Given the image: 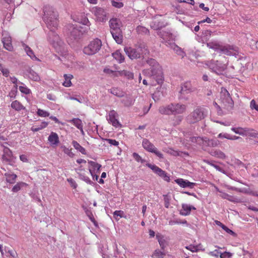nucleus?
I'll return each mask as SVG.
<instances>
[{"mask_svg":"<svg viewBox=\"0 0 258 258\" xmlns=\"http://www.w3.org/2000/svg\"><path fill=\"white\" fill-rule=\"evenodd\" d=\"M43 21L47 28L50 29V32L48 34L49 41L54 45V47H55V43L59 45H60L61 41L59 36L54 32L58 26V15L57 12L52 7L46 5L43 7Z\"/></svg>","mask_w":258,"mask_h":258,"instance_id":"1","label":"nucleus"},{"mask_svg":"<svg viewBox=\"0 0 258 258\" xmlns=\"http://www.w3.org/2000/svg\"><path fill=\"white\" fill-rule=\"evenodd\" d=\"M146 62L150 68L144 69L142 72L143 74L155 80L159 85L163 83L164 77L162 69L158 62L153 58H149Z\"/></svg>","mask_w":258,"mask_h":258,"instance_id":"2","label":"nucleus"},{"mask_svg":"<svg viewBox=\"0 0 258 258\" xmlns=\"http://www.w3.org/2000/svg\"><path fill=\"white\" fill-rule=\"evenodd\" d=\"M110 33L112 37L118 44H121L123 41L122 32L121 29L122 23L119 19L111 18L109 21Z\"/></svg>","mask_w":258,"mask_h":258,"instance_id":"3","label":"nucleus"},{"mask_svg":"<svg viewBox=\"0 0 258 258\" xmlns=\"http://www.w3.org/2000/svg\"><path fill=\"white\" fill-rule=\"evenodd\" d=\"M206 115V109L201 107H198L187 116V120L189 123H195L204 119Z\"/></svg>","mask_w":258,"mask_h":258,"instance_id":"4","label":"nucleus"},{"mask_svg":"<svg viewBox=\"0 0 258 258\" xmlns=\"http://www.w3.org/2000/svg\"><path fill=\"white\" fill-rule=\"evenodd\" d=\"M102 46V42L99 39L96 38L91 41L89 44L83 49L85 54L92 55L97 53Z\"/></svg>","mask_w":258,"mask_h":258,"instance_id":"5","label":"nucleus"},{"mask_svg":"<svg viewBox=\"0 0 258 258\" xmlns=\"http://www.w3.org/2000/svg\"><path fill=\"white\" fill-rule=\"evenodd\" d=\"M211 71L218 75H222L227 69V64L221 61L211 60L206 63Z\"/></svg>","mask_w":258,"mask_h":258,"instance_id":"6","label":"nucleus"},{"mask_svg":"<svg viewBox=\"0 0 258 258\" xmlns=\"http://www.w3.org/2000/svg\"><path fill=\"white\" fill-rule=\"evenodd\" d=\"M220 100L228 110L231 109L233 106V101L228 91L225 88H221Z\"/></svg>","mask_w":258,"mask_h":258,"instance_id":"7","label":"nucleus"},{"mask_svg":"<svg viewBox=\"0 0 258 258\" xmlns=\"http://www.w3.org/2000/svg\"><path fill=\"white\" fill-rule=\"evenodd\" d=\"M92 13L95 17L97 21L104 22L107 20V12L102 8L94 7L91 10Z\"/></svg>","mask_w":258,"mask_h":258,"instance_id":"8","label":"nucleus"},{"mask_svg":"<svg viewBox=\"0 0 258 258\" xmlns=\"http://www.w3.org/2000/svg\"><path fill=\"white\" fill-rule=\"evenodd\" d=\"M142 146L147 151L155 154L160 159L163 158V155L158 150L157 148L148 139H144L142 141Z\"/></svg>","mask_w":258,"mask_h":258,"instance_id":"9","label":"nucleus"},{"mask_svg":"<svg viewBox=\"0 0 258 258\" xmlns=\"http://www.w3.org/2000/svg\"><path fill=\"white\" fill-rule=\"evenodd\" d=\"M69 33L70 35L73 36L75 39H76L81 36L85 31L83 30V28L80 26L77 25L69 24L67 26Z\"/></svg>","mask_w":258,"mask_h":258,"instance_id":"10","label":"nucleus"},{"mask_svg":"<svg viewBox=\"0 0 258 258\" xmlns=\"http://www.w3.org/2000/svg\"><path fill=\"white\" fill-rule=\"evenodd\" d=\"M146 165L152 170L154 173L162 177L165 181H170V176L165 171L154 164L147 163Z\"/></svg>","mask_w":258,"mask_h":258,"instance_id":"11","label":"nucleus"},{"mask_svg":"<svg viewBox=\"0 0 258 258\" xmlns=\"http://www.w3.org/2000/svg\"><path fill=\"white\" fill-rule=\"evenodd\" d=\"M118 115L114 110H110L106 116L107 120L113 126L117 127L121 126V124L118 120Z\"/></svg>","mask_w":258,"mask_h":258,"instance_id":"12","label":"nucleus"},{"mask_svg":"<svg viewBox=\"0 0 258 258\" xmlns=\"http://www.w3.org/2000/svg\"><path fill=\"white\" fill-rule=\"evenodd\" d=\"M2 37L4 47L10 51H12L13 47L12 44V39L10 34L7 32L4 31L3 32Z\"/></svg>","mask_w":258,"mask_h":258,"instance_id":"13","label":"nucleus"},{"mask_svg":"<svg viewBox=\"0 0 258 258\" xmlns=\"http://www.w3.org/2000/svg\"><path fill=\"white\" fill-rule=\"evenodd\" d=\"M3 155L2 156L3 161L11 164L13 161L14 157L12 151L8 147L3 146Z\"/></svg>","mask_w":258,"mask_h":258,"instance_id":"14","label":"nucleus"},{"mask_svg":"<svg viewBox=\"0 0 258 258\" xmlns=\"http://www.w3.org/2000/svg\"><path fill=\"white\" fill-rule=\"evenodd\" d=\"M220 50L228 55H236L238 53V48L233 45L221 47Z\"/></svg>","mask_w":258,"mask_h":258,"instance_id":"15","label":"nucleus"},{"mask_svg":"<svg viewBox=\"0 0 258 258\" xmlns=\"http://www.w3.org/2000/svg\"><path fill=\"white\" fill-rule=\"evenodd\" d=\"M165 45L168 47L173 49L177 55L180 56L182 58H183L185 56L186 54L185 52H184L183 50L175 43L170 41H166Z\"/></svg>","mask_w":258,"mask_h":258,"instance_id":"16","label":"nucleus"},{"mask_svg":"<svg viewBox=\"0 0 258 258\" xmlns=\"http://www.w3.org/2000/svg\"><path fill=\"white\" fill-rule=\"evenodd\" d=\"M140 49H137V48H134L132 47H125L124 51L126 54L128 55V56L131 58L137 59L140 58V55L139 53H138Z\"/></svg>","mask_w":258,"mask_h":258,"instance_id":"17","label":"nucleus"},{"mask_svg":"<svg viewBox=\"0 0 258 258\" xmlns=\"http://www.w3.org/2000/svg\"><path fill=\"white\" fill-rule=\"evenodd\" d=\"M175 182L183 188L189 187L193 188L196 185V183L190 182L188 180L183 178H177L175 180Z\"/></svg>","mask_w":258,"mask_h":258,"instance_id":"18","label":"nucleus"},{"mask_svg":"<svg viewBox=\"0 0 258 258\" xmlns=\"http://www.w3.org/2000/svg\"><path fill=\"white\" fill-rule=\"evenodd\" d=\"M173 115L182 114L184 113L187 109L186 105L181 103H173Z\"/></svg>","mask_w":258,"mask_h":258,"instance_id":"19","label":"nucleus"},{"mask_svg":"<svg viewBox=\"0 0 258 258\" xmlns=\"http://www.w3.org/2000/svg\"><path fill=\"white\" fill-rule=\"evenodd\" d=\"M196 88L192 87L190 82H186L181 86L180 93L185 95L195 91Z\"/></svg>","mask_w":258,"mask_h":258,"instance_id":"20","label":"nucleus"},{"mask_svg":"<svg viewBox=\"0 0 258 258\" xmlns=\"http://www.w3.org/2000/svg\"><path fill=\"white\" fill-rule=\"evenodd\" d=\"M173 107V103H170L167 105L165 106H161L159 107L158 109L159 112L162 114L164 115H173V110L172 109Z\"/></svg>","mask_w":258,"mask_h":258,"instance_id":"21","label":"nucleus"},{"mask_svg":"<svg viewBox=\"0 0 258 258\" xmlns=\"http://www.w3.org/2000/svg\"><path fill=\"white\" fill-rule=\"evenodd\" d=\"M48 141L51 146H56L59 142L58 135L54 132H51L48 137Z\"/></svg>","mask_w":258,"mask_h":258,"instance_id":"22","label":"nucleus"},{"mask_svg":"<svg viewBox=\"0 0 258 258\" xmlns=\"http://www.w3.org/2000/svg\"><path fill=\"white\" fill-rule=\"evenodd\" d=\"M182 209L180 212V215L182 216L189 215L190 214L191 210H196V208L193 206H191L186 204H182Z\"/></svg>","mask_w":258,"mask_h":258,"instance_id":"23","label":"nucleus"},{"mask_svg":"<svg viewBox=\"0 0 258 258\" xmlns=\"http://www.w3.org/2000/svg\"><path fill=\"white\" fill-rule=\"evenodd\" d=\"M135 101V99L133 97L128 95L124 96L121 101V103L125 107H130L133 105Z\"/></svg>","mask_w":258,"mask_h":258,"instance_id":"24","label":"nucleus"},{"mask_svg":"<svg viewBox=\"0 0 258 258\" xmlns=\"http://www.w3.org/2000/svg\"><path fill=\"white\" fill-rule=\"evenodd\" d=\"M22 46L26 54L33 60L39 61V59L35 56L32 49L25 43L22 44Z\"/></svg>","mask_w":258,"mask_h":258,"instance_id":"25","label":"nucleus"},{"mask_svg":"<svg viewBox=\"0 0 258 258\" xmlns=\"http://www.w3.org/2000/svg\"><path fill=\"white\" fill-rule=\"evenodd\" d=\"M231 130L236 134H238L241 136H245L249 134L250 130L248 128H242L241 127H232Z\"/></svg>","mask_w":258,"mask_h":258,"instance_id":"26","label":"nucleus"},{"mask_svg":"<svg viewBox=\"0 0 258 258\" xmlns=\"http://www.w3.org/2000/svg\"><path fill=\"white\" fill-rule=\"evenodd\" d=\"M137 49H140L138 53H139L140 55V58H144L149 54V50L147 47L144 44H141L137 47Z\"/></svg>","mask_w":258,"mask_h":258,"instance_id":"27","label":"nucleus"},{"mask_svg":"<svg viewBox=\"0 0 258 258\" xmlns=\"http://www.w3.org/2000/svg\"><path fill=\"white\" fill-rule=\"evenodd\" d=\"M11 107L17 111L26 109L24 107L19 101L15 100L13 101L11 105Z\"/></svg>","mask_w":258,"mask_h":258,"instance_id":"28","label":"nucleus"},{"mask_svg":"<svg viewBox=\"0 0 258 258\" xmlns=\"http://www.w3.org/2000/svg\"><path fill=\"white\" fill-rule=\"evenodd\" d=\"M210 154L215 157L221 159H224L226 158V155L225 154L222 152L221 151L219 150H212L210 152Z\"/></svg>","mask_w":258,"mask_h":258,"instance_id":"29","label":"nucleus"},{"mask_svg":"<svg viewBox=\"0 0 258 258\" xmlns=\"http://www.w3.org/2000/svg\"><path fill=\"white\" fill-rule=\"evenodd\" d=\"M220 196L224 199H226L230 202H234V203H238L240 201L239 199H238L237 198L230 196L225 192H222L221 194H220Z\"/></svg>","mask_w":258,"mask_h":258,"instance_id":"30","label":"nucleus"},{"mask_svg":"<svg viewBox=\"0 0 258 258\" xmlns=\"http://www.w3.org/2000/svg\"><path fill=\"white\" fill-rule=\"evenodd\" d=\"M64 81L62 83L63 86L66 87H69L72 86L71 80L73 78V76L71 74H64L63 75Z\"/></svg>","mask_w":258,"mask_h":258,"instance_id":"31","label":"nucleus"},{"mask_svg":"<svg viewBox=\"0 0 258 258\" xmlns=\"http://www.w3.org/2000/svg\"><path fill=\"white\" fill-rule=\"evenodd\" d=\"M88 164L90 165L89 169H92L93 172H95V171L99 172L100 169L101 167V165L100 164L93 161H89Z\"/></svg>","mask_w":258,"mask_h":258,"instance_id":"32","label":"nucleus"},{"mask_svg":"<svg viewBox=\"0 0 258 258\" xmlns=\"http://www.w3.org/2000/svg\"><path fill=\"white\" fill-rule=\"evenodd\" d=\"M113 57L116 59L119 63H122L124 61V56L121 53L119 50H116L112 54Z\"/></svg>","mask_w":258,"mask_h":258,"instance_id":"33","label":"nucleus"},{"mask_svg":"<svg viewBox=\"0 0 258 258\" xmlns=\"http://www.w3.org/2000/svg\"><path fill=\"white\" fill-rule=\"evenodd\" d=\"M5 176L6 177V181L11 184H13L15 182L17 177L16 174L12 173H6L5 174Z\"/></svg>","mask_w":258,"mask_h":258,"instance_id":"34","label":"nucleus"},{"mask_svg":"<svg viewBox=\"0 0 258 258\" xmlns=\"http://www.w3.org/2000/svg\"><path fill=\"white\" fill-rule=\"evenodd\" d=\"M119 76H124L127 79H134V74L130 71H127L126 70H122L118 72L117 73Z\"/></svg>","mask_w":258,"mask_h":258,"instance_id":"35","label":"nucleus"},{"mask_svg":"<svg viewBox=\"0 0 258 258\" xmlns=\"http://www.w3.org/2000/svg\"><path fill=\"white\" fill-rule=\"evenodd\" d=\"M48 123L47 122L42 121L40 125L37 126H33L31 130L33 132H36L45 128L48 125Z\"/></svg>","mask_w":258,"mask_h":258,"instance_id":"36","label":"nucleus"},{"mask_svg":"<svg viewBox=\"0 0 258 258\" xmlns=\"http://www.w3.org/2000/svg\"><path fill=\"white\" fill-rule=\"evenodd\" d=\"M72 145L75 149L80 152L82 154L85 155L86 154L85 149L81 146L77 141H73Z\"/></svg>","mask_w":258,"mask_h":258,"instance_id":"37","label":"nucleus"},{"mask_svg":"<svg viewBox=\"0 0 258 258\" xmlns=\"http://www.w3.org/2000/svg\"><path fill=\"white\" fill-rule=\"evenodd\" d=\"M69 122L73 123L77 128H80L83 126L82 120L79 118H74L68 121Z\"/></svg>","mask_w":258,"mask_h":258,"instance_id":"38","label":"nucleus"},{"mask_svg":"<svg viewBox=\"0 0 258 258\" xmlns=\"http://www.w3.org/2000/svg\"><path fill=\"white\" fill-rule=\"evenodd\" d=\"M204 162L211 165V166H213V167H214L217 170L223 173H225V171L221 167H220L219 166L215 164L214 163H215V161H209L208 160H204Z\"/></svg>","mask_w":258,"mask_h":258,"instance_id":"39","label":"nucleus"},{"mask_svg":"<svg viewBox=\"0 0 258 258\" xmlns=\"http://www.w3.org/2000/svg\"><path fill=\"white\" fill-rule=\"evenodd\" d=\"M158 35L165 41V44L166 43V41H167V40L171 37V34L164 31H160L158 33Z\"/></svg>","mask_w":258,"mask_h":258,"instance_id":"40","label":"nucleus"},{"mask_svg":"<svg viewBox=\"0 0 258 258\" xmlns=\"http://www.w3.org/2000/svg\"><path fill=\"white\" fill-rule=\"evenodd\" d=\"M207 45L209 48L214 50L220 49L221 47L219 44L216 41H212L207 43Z\"/></svg>","mask_w":258,"mask_h":258,"instance_id":"41","label":"nucleus"},{"mask_svg":"<svg viewBox=\"0 0 258 258\" xmlns=\"http://www.w3.org/2000/svg\"><path fill=\"white\" fill-rule=\"evenodd\" d=\"M19 83L22 85L19 87V89L21 93L26 95L29 94L31 93V90L26 85L21 82H19Z\"/></svg>","mask_w":258,"mask_h":258,"instance_id":"42","label":"nucleus"},{"mask_svg":"<svg viewBox=\"0 0 258 258\" xmlns=\"http://www.w3.org/2000/svg\"><path fill=\"white\" fill-rule=\"evenodd\" d=\"M110 93L119 97L123 96V92L117 88H112L110 89Z\"/></svg>","mask_w":258,"mask_h":258,"instance_id":"43","label":"nucleus"},{"mask_svg":"<svg viewBox=\"0 0 258 258\" xmlns=\"http://www.w3.org/2000/svg\"><path fill=\"white\" fill-rule=\"evenodd\" d=\"M60 148L62 149L64 153L70 157L73 158L75 154L72 152L71 149H69L64 145H61Z\"/></svg>","mask_w":258,"mask_h":258,"instance_id":"44","label":"nucleus"},{"mask_svg":"<svg viewBox=\"0 0 258 258\" xmlns=\"http://www.w3.org/2000/svg\"><path fill=\"white\" fill-rule=\"evenodd\" d=\"M165 255V252L159 249H156L152 255L153 258H164Z\"/></svg>","mask_w":258,"mask_h":258,"instance_id":"45","label":"nucleus"},{"mask_svg":"<svg viewBox=\"0 0 258 258\" xmlns=\"http://www.w3.org/2000/svg\"><path fill=\"white\" fill-rule=\"evenodd\" d=\"M26 185V184L23 182H18L15 185L13 186L12 190L14 192H17L21 189L22 187Z\"/></svg>","mask_w":258,"mask_h":258,"instance_id":"46","label":"nucleus"},{"mask_svg":"<svg viewBox=\"0 0 258 258\" xmlns=\"http://www.w3.org/2000/svg\"><path fill=\"white\" fill-rule=\"evenodd\" d=\"M18 85L15 86L10 91L8 96L11 99H14L16 98L17 93Z\"/></svg>","mask_w":258,"mask_h":258,"instance_id":"47","label":"nucleus"},{"mask_svg":"<svg viewBox=\"0 0 258 258\" xmlns=\"http://www.w3.org/2000/svg\"><path fill=\"white\" fill-rule=\"evenodd\" d=\"M37 114L41 117H46L49 116V113L44 110L38 108L37 110Z\"/></svg>","mask_w":258,"mask_h":258,"instance_id":"48","label":"nucleus"},{"mask_svg":"<svg viewBox=\"0 0 258 258\" xmlns=\"http://www.w3.org/2000/svg\"><path fill=\"white\" fill-rule=\"evenodd\" d=\"M111 5L113 7L118 9L122 8L124 5L123 3L116 0H112Z\"/></svg>","mask_w":258,"mask_h":258,"instance_id":"49","label":"nucleus"},{"mask_svg":"<svg viewBox=\"0 0 258 258\" xmlns=\"http://www.w3.org/2000/svg\"><path fill=\"white\" fill-rule=\"evenodd\" d=\"M209 147H215L218 146L220 144V142L218 140L211 139L208 141Z\"/></svg>","mask_w":258,"mask_h":258,"instance_id":"50","label":"nucleus"},{"mask_svg":"<svg viewBox=\"0 0 258 258\" xmlns=\"http://www.w3.org/2000/svg\"><path fill=\"white\" fill-rule=\"evenodd\" d=\"M134 159L138 162L143 163L145 162V160L142 158V157L137 153L133 154Z\"/></svg>","mask_w":258,"mask_h":258,"instance_id":"51","label":"nucleus"},{"mask_svg":"<svg viewBox=\"0 0 258 258\" xmlns=\"http://www.w3.org/2000/svg\"><path fill=\"white\" fill-rule=\"evenodd\" d=\"M79 176L80 179L85 181L86 183L90 184H91L92 183V181L89 177H88L83 174H79Z\"/></svg>","mask_w":258,"mask_h":258,"instance_id":"52","label":"nucleus"},{"mask_svg":"<svg viewBox=\"0 0 258 258\" xmlns=\"http://www.w3.org/2000/svg\"><path fill=\"white\" fill-rule=\"evenodd\" d=\"M189 141L192 143H197L200 145V141H202V137H191L189 138Z\"/></svg>","mask_w":258,"mask_h":258,"instance_id":"53","label":"nucleus"},{"mask_svg":"<svg viewBox=\"0 0 258 258\" xmlns=\"http://www.w3.org/2000/svg\"><path fill=\"white\" fill-rule=\"evenodd\" d=\"M164 206L166 208H168L170 205V197L167 195H163Z\"/></svg>","mask_w":258,"mask_h":258,"instance_id":"54","label":"nucleus"},{"mask_svg":"<svg viewBox=\"0 0 258 258\" xmlns=\"http://www.w3.org/2000/svg\"><path fill=\"white\" fill-rule=\"evenodd\" d=\"M202 141H200V144L199 145L203 146L204 147H209V142L208 141L209 139L207 137H202Z\"/></svg>","mask_w":258,"mask_h":258,"instance_id":"55","label":"nucleus"},{"mask_svg":"<svg viewBox=\"0 0 258 258\" xmlns=\"http://www.w3.org/2000/svg\"><path fill=\"white\" fill-rule=\"evenodd\" d=\"M185 248L191 252H197L198 250V246L192 244L185 246Z\"/></svg>","mask_w":258,"mask_h":258,"instance_id":"56","label":"nucleus"},{"mask_svg":"<svg viewBox=\"0 0 258 258\" xmlns=\"http://www.w3.org/2000/svg\"><path fill=\"white\" fill-rule=\"evenodd\" d=\"M80 23H82L84 25H86L88 27H89L90 25V23L88 20V19L86 17H84L81 20Z\"/></svg>","mask_w":258,"mask_h":258,"instance_id":"57","label":"nucleus"},{"mask_svg":"<svg viewBox=\"0 0 258 258\" xmlns=\"http://www.w3.org/2000/svg\"><path fill=\"white\" fill-rule=\"evenodd\" d=\"M67 181L71 184V186L73 187V188H76L77 187V184L74 179L72 178H69L67 179Z\"/></svg>","mask_w":258,"mask_h":258,"instance_id":"58","label":"nucleus"},{"mask_svg":"<svg viewBox=\"0 0 258 258\" xmlns=\"http://www.w3.org/2000/svg\"><path fill=\"white\" fill-rule=\"evenodd\" d=\"M106 141L111 145L117 146L119 145V142L114 139H107Z\"/></svg>","mask_w":258,"mask_h":258,"instance_id":"59","label":"nucleus"},{"mask_svg":"<svg viewBox=\"0 0 258 258\" xmlns=\"http://www.w3.org/2000/svg\"><path fill=\"white\" fill-rule=\"evenodd\" d=\"M250 108L252 109H255L258 111V104H257L254 100H252L250 103Z\"/></svg>","mask_w":258,"mask_h":258,"instance_id":"60","label":"nucleus"},{"mask_svg":"<svg viewBox=\"0 0 258 258\" xmlns=\"http://www.w3.org/2000/svg\"><path fill=\"white\" fill-rule=\"evenodd\" d=\"M230 134L226 133H221L218 135V137L221 139H229Z\"/></svg>","mask_w":258,"mask_h":258,"instance_id":"61","label":"nucleus"},{"mask_svg":"<svg viewBox=\"0 0 258 258\" xmlns=\"http://www.w3.org/2000/svg\"><path fill=\"white\" fill-rule=\"evenodd\" d=\"M220 253V251H219L218 250L216 249L214 251H210L209 252V254L211 256H214V257H219V253Z\"/></svg>","mask_w":258,"mask_h":258,"instance_id":"62","label":"nucleus"},{"mask_svg":"<svg viewBox=\"0 0 258 258\" xmlns=\"http://www.w3.org/2000/svg\"><path fill=\"white\" fill-rule=\"evenodd\" d=\"M89 172L91 174V175H92V178H93V180H98V179L99 178V176L98 175H97V174H96L95 173V172H93V170L91 168H89Z\"/></svg>","mask_w":258,"mask_h":258,"instance_id":"63","label":"nucleus"},{"mask_svg":"<svg viewBox=\"0 0 258 258\" xmlns=\"http://www.w3.org/2000/svg\"><path fill=\"white\" fill-rule=\"evenodd\" d=\"M212 32L209 30H206L203 32V35L206 37V38H209L211 35Z\"/></svg>","mask_w":258,"mask_h":258,"instance_id":"64","label":"nucleus"}]
</instances>
